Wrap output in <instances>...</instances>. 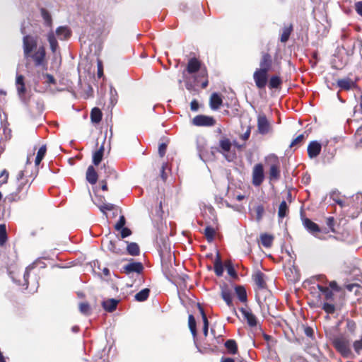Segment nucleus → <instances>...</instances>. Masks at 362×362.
<instances>
[{"label": "nucleus", "instance_id": "nucleus-62", "mask_svg": "<svg viewBox=\"0 0 362 362\" xmlns=\"http://www.w3.org/2000/svg\"><path fill=\"white\" fill-rule=\"evenodd\" d=\"M121 237L122 238H127L132 235V230L126 227L122 228L121 230Z\"/></svg>", "mask_w": 362, "mask_h": 362}, {"label": "nucleus", "instance_id": "nucleus-3", "mask_svg": "<svg viewBox=\"0 0 362 362\" xmlns=\"http://www.w3.org/2000/svg\"><path fill=\"white\" fill-rule=\"evenodd\" d=\"M317 288L320 292L319 299L317 300L315 306L320 308L327 314H334L336 311L334 303V296L332 290L327 286L317 284Z\"/></svg>", "mask_w": 362, "mask_h": 362}, {"label": "nucleus", "instance_id": "nucleus-48", "mask_svg": "<svg viewBox=\"0 0 362 362\" xmlns=\"http://www.w3.org/2000/svg\"><path fill=\"white\" fill-rule=\"evenodd\" d=\"M79 310L81 313L88 315L90 314V306L87 302H82L79 304Z\"/></svg>", "mask_w": 362, "mask_h": 362}, {"label": "nucleus", "instance_id": "nucleus-14", "mask_svg": "<svg viewBox=\"0 0 362 362\" xmlns=\"http://www.w3.org/2000/svg\"><path fill=\"white\" fill-rule=\"evenodd\" d=\"M123 272L126 274H129L133 272L141 274L144 270L142 263L139 262H132L123 267Z\"/></svg>", "mask_w": 362, "mask_h": 362}, {"label": "nucleus", "instance_id": "nucleus-11", "mask_svg": "<svg viewBox=\"0 0 362 362\" xmlns=\"http://www.w3.org/2000/svg\"><path fill=\"white\" fill-rule=\"evenodd\" d=\"M192 124L197 127H212L216 124V119L212 116L199 115L195 116Z\"/></svg>", "mask_w": 362, "mask_h": 362}, {"label": "nucleus", "instance_id": "nucleus-55", "mask_svg": "<svg viewBox=\"0 0 362 362\" xmlns=\"http://www.w3.org/2000/svg\"><path fill=\"white\" fill-rule=\"evenodd\" d=\"M353 346L354 351L358 354H360L361 351L362 350V337L359 340H356L353 344Z\"/></svg>", "mask_w": 362, "mask_h": 362}, {"label": "nucleus", "instance_id": "nucleus-5", "mask_svg": "<svg viewBox=\"0 0 362 362\" xmlns=\"http://www.w3.org/2000/svg\"><path fill=\"white\" fill-rule=\"evenodd\" d=\"M266 162L269 165V179L270 181H277L281 177V164L279 158L272 154L266 158Z\"/></svg>", "mask_w": 362, "mask_h": 362}, {"label": "nucleus", "instance_id": "nucleus-40", "mask_svg": "<svg viewBox=\"0 0 362 362\" xmlns=\"http://www.w3.org/2000/svg\"><path fill=\"white\" fill-rule=\"evenodd\" d=\"M150 294V289L149 288H144L139 292H138L135 296L134 298L136 301L139 302H143L147 300Z\"/></svg>", "mask_w": 362, "mask_h": 362}, {"label": "nucleus", "instance_id": "nucleus-17", "mask_svg": "<svg viewBox=\"0 0 362 362\" xmlns=\"http://www.w3.org/2000/svg\"><path fill=\"white\" fill-rule=\"evenodd\" d=\"M332 199L334 201L336 204H337L341 208H345L346 206H349L350 205V202L353 200H362V195L361 194H356L352 196L350 198H346L345 199H341L339 198L338 197H335V195H332Z\"/></svg>", "mask_w": 362, "mask_h": 362}, {"label": "nucleus", "instance_id": "nucleus-20", "mask_svg": "<svg viewBox=\"0 0 362 362\" xmlns=\"http://www.w3.org/2000/svg\"><path fill=\"white\" fill-rule=\"evenodd\" d=\"M223 105V99L218 93H213L209 98V106L213 110H218Z\"/></svg>", "mask_w": 362, "mask_h": 362}, {"label": "nucleus", "instance_id": "nucleus-21", "mask_svg": "<svg viewBox=\"0 0 362 362\" xmlns=\"http://www.w3.org/2000/svg\"><path fill=\"white\" fill-rule=\"evenodd\" d=\"M337 84L338 87L344 90H349L356 86V82L353 81L350 78L338 79Z\"/></svg>", "mask_w": 362, "mask_h": 362}, {"label": "nucleus", "instance_id": "nucleus-18", "mask_svg": "<svg viewBox=\"0 0 362 362\" xmlns=\"http://www.w3.org/2000/svg\"><path fill=\"white\" fill-rule=\"evenodd\" d=\"M322 146L317 141H311L308 146V155L309 158H316L321 152Z\"/></svg>", "mask_w": 362, "mask_h": 362}, {"label": "nucleus", "instance_id": "nucleus-54", "mask_svg": "<svg viewBox=\"0 0 362 362\" xmlns=\"http://www.w3.org/2000/svg\"><path fill=\"white\" fill-rule=\"evenodd\" d=\"M330 290L333 291H335V292H341L342 291V288L341 286H339L337 281H332L329 283V286Z\"/></svg>", "mask_w": 362, "mask_h": 362}, {"label": "nucleus", "instance_id": "nucleus-2", "mask_svg": "<svg viewBox=\"0 0 362 362\" xmlns=\"http://www.w3.org/2000/svg\"><path fill=\"white\" fill-rule=\"evenodd\" d=\"M33 180L25 175L23 170H21L17 175V182L15 191L11 192L5 197L4 202L5 204H11L25 200L28 194Z\"/></svg>", "mask_w": 362, "mask_h": 362}, {"label": "nucleus", "instance_id": "nucleus-59", "mask_svg": "<svg viewBox=\"0 0 362 362\" xmlns=\"http://www.w3.org/2000/svg\"><path fill=\"white\" fill-rule=\"evenodd\" d=\"M43 76L46 78V83L48 84H56V80L52 74L46 73L43 74Z\"/></svg>", "mask_w": 362, "mask_h": 362}, {"label": "nucleus", "instance_id": "nucleus-47", "mask_svg": "<svg viewBox=\"0 0 362 362\" xmlns=\"http://www.w3.org/2000/svg\"><path fill=\"white\" fill-rule=\"evenodd\" d=\"M225 267H226L228 274L231 277H233L234 279L238 277L237 272L235 270L233 264L230 261L225 262Z\"/></svg>", "mask_w": 362, "mask_h": 362}, {"label": "nucleus", "instance_id": "nucleus-8", "mask_svg": "<svg viewBox=\"0 0 362 362\" xmlns=\"http://www.w3.org/2000/svg\"><path fill=\"white\" fill-rule=\"evenodd\" d=\"M264 180V166L262 163L254 165L252 172V183L255 187H259Z\"/></svg>", "mask_w": 362, "mask_h": 362}, {"label": "nucleus", "instance_id": "nucleus-36", "mask_svg": "<svg viewBox=\"0 0 362 362\" xmlns=\"http://www.w3.org/2000/svg\"><path fill=\"white\" fill-rule=\"evenodd\" d=\"M127 247V253L132 256H137L140 254V248L136 243H128Z\"/></svg>", "mask_w": 362, "mask_h": 362}, {"label": "nucleus", "instance_id": "nucleus-32", "mask_svg": "<svg viewBox=\"0 0 362 362\" xmlns=\"http://www.w3.org/2000/svg\"><path fill=\"white\" fill-rule=\"evenodd\" d=\"M198 308L203 320V334L204 337H206L209 333V320L204 308L200 305V304H198Z\"/></svg>", "mask_w": 362, "mask_h": 362}, {"label": "nucleus", "instance_id": "nucleus-34", "mask_svg": "<svg viewBox=\"0 0 362 362\" xmlns=\"http://www.w3.org/2000/svg\"><path fill=\"white\" fill-rule=\"evenodd\" d=\"M104 146L102 145L97 151L93 153V163L95 165H98L103 160L104 154Z\"/></svg>", "mask_w": 362, "mask_h": 362}, {"label": "nucleus", "instance_id": "nucleus-28", "mask_svg": "<svg viewBox=\"0 0 362 362\" xmlns=\"http://www.w3.org/2000/svg\"><path fill=\"white\" fill-rule=\"evenodd\" d=\"M16 85L18 95L20 96H23L25 93L26 89L24 83V76L23 75H17Z\"/></svg>", "mask_w": 362, "mask_h": 362}, {"label": "nucleus", "instance_id": "nucleus-37", "mask_svg": "<svg viewBox=\"0 0 362 362\" xmlns=\"http://www.w3.org/2000/svg\"><path fill=\"white\" fill-rule=\"evenodd\" d=\"M289 213V209L288 206L286 202V201H282L280 203V205L279 206L278 209V216L279 218L283 219L286 216H288Z\"/></svg>", "mask_w": 362, "mask_h": 362}, {"label": "nucleus", "instance_id": "nucleus-43", "mask_svg": "<svg viewBox=\"0 0 362 362\" xmlns=\"http://www.w3.org/2000/svg\"><path fill=\"white\" fill-rule=\"evenodd\" d=\"M47 40L50 45V49L54 53L59 47L58 42L53 33H49L47 36Z\"/></svg>", "mask_w": 362, "mask_h": 362}, {"label": "nucleus", "instance_id": "nucleus-38", "mask_svg": "<svg viewBox=\"0 0 362 362\" xmlns=\"http://www.w3.org/2000/svg\"><path fill=\"white\" fill-rule=\"evenodd\" d=\"M262 245L265 247H270L272 245L274 236L267 233L260 235Z\"/></svg>", "mask_w": 362, "mask_h": 362}, {"label": "nucleus", "instance_id": "nucleus-57", "mask_svg": "<svg viewBox=\"0 0 362 362\" xmlns=\"http://www.w3.org/2000/svg\"><path fill=\"white\" fill-rule=\"evenodd\" d=\"M30 269L29 268H26L23 274L24 283L22 285L25 286V289H28V278L30 276Z\"/></svg>", "mask_w": 362, "mask_h": 362}, {"label": "nucleus", "instance_id": "nucleus-58", "mask_svg": "<svg viewBox=\"0 0 362 362\" xmlns=\"http://www.w3.org/2000/svg\"><path fill=\"white\" fill-rule=\"evenodd\" d=\"M114 208H115L114 204H110V203L103 204V205L99 206L100 210L103 213H105V211H112L114 209Z\"/></svg>", "mask_w": 362, "mask_h": 362}, {"label": "nucleus", "instance_id": "nucleus-51", "mask_svg": "<svg viewBox=\"0 0 362 362\" xmlns=\"http://www.w3.org/2000/svg\"><path fill=\"white\" fill-rule=\"evenodd\" d=\"M9 178V172L6 169H4L0 173V187L6 184Z\"/></svg>", "mask_w": 362, "mask_h": 362}, {"label": "nucleus", "instance_id": "nucleus-39", "mask_svg": "<svg viewBox=\"0 0 362 362\" xmlns=\"http://www.w3.org/2000/svg\"><path fill=\"white\" fill-rule=\"evenodd\" d=\"M225 346L230 354H235L238 352V345L234 339H228L225 342Z\"/></svg>", "mask_w": 362, "mask_h": 362}, {"label": "nucleus", "instance_id": "nucleus-9", "mask_svg": "<svg viewBox=\"0 0 362 362\" xmlns=\"http://www.w3.org/2000/svg\"><path fill=\"white\" fill-rule=\"evenodd\" d=\"M23 54L28 56L30 52L37 49V39L31 35H25L23 38Z\"/></svg>", "mask_w": 362, "mask_h": 362}, {"label": "nucleus", "instance_id": "nucleus-19", "mask_svg": "<svg viewBox=\"0 0 362 362\" xmlns=\"http://www.w3.org/2000/svg\"><path fill=\"white\" fill-rule=\"evenodd\" d=\"M239 310L243 315L244 319L247 321L248 325L250 327H255L257 324V320L256 316L252 313V311L249 309L247 310L244 308H239Z\"/></svg>", "mask_w": 362, "mask_h": 362}, {"label": "nucleus", "instance_id": "nucleus-44", "mask_svg": "<svg viewBox=\"0 0 362 362\" xmlns=\"http://www.w3.org/2000/svg\"><path fill=\"white\" fill-rule=\"evenodd\" d=\"M6 228L4 224L0 225V246H3L7 241Z\"/></svg>", "mask_w": 362, "mask_h": 362}, {"label": "nucleus", "instance_id": "nucleus-10", "mask_svg": "<svg viewBox=\"0 0 362 362\" xmlns=\"http://www.w3.org/2000/svg\"><path fill=\"white\" fill-rule=\"evenodd\" d=\"M272 127L267 119L266 115L263 113L257 116V132L262 135H265L272 132Z\"/></svg>", "mask_w": 362, "mask_h": 362}, {"label": "nucleus", "instance_id": "nucleus-63", "mask_svg": "<svg viewBox=\"0 0 362 362\" xmlns=\"http://www.w3.org/2000/svg\"><path fill=\"white\" fill-rule=\"evenodd\" d=\"M199 103L196 99L192 100L190 103V109L193 112H196L199 110Z\"/></svg>", "mask_w": 362, "mask_h": 362}, {"label": "nucleus", "instance_id": "nucleus-27", "mask_svg": "<svg viewBox=\"0 0 362 362\" xmlns=\"http://www.w3.org/2000/svg\"><path fill=\"white\" fill-rule=\"evenodd\" d=\"M232 144L229 139L226 137L222 138L219 141V152L222 154L225 155V153H228L231 148Z\"/></svg>", "mask_w": 362, "mask_h": 362}, {"label": "nucleus", "instance_id": "nucleus-24", "mask_svg": "<svg viewBox=\"0 0 362 362\" xmlns=\"http://www.w3.org/2000/svg\"><path fill=\"white\" fill-rule=\"evenodd\" d=\"M86 177L87 181L91 185H94L97 182L98 175L93 165L88 167Z\"/></svg>", "mask_w": 362, "mask_h": 362}, {"label": "nucleus", "instance_id": "nucleus-30", "mask_svg": "<svg viewBox=\"0 0 362 362\" xmlns=\"http://www.w3.org/2000/svg\"><path fill=\"white\" fill-rule=\"evenodd\" d=\"M188 326L193 337V339L196 343L197 338V322L193 315H189L188 317Z\"/></svg>", "mask_w": 362, "mask_h": 362}, {"label": "nucleus", "instance_id": "nucleus-25", "mask_svg": "<svg viewBox=\"0 0 362 362\" xmlns=\"http://www.w3.org/2000/svg\"><path fill=\"white\" fill-rule=\"evenodd\" d=\"M119 300L110 298L102 303L103 308L107 312H113L116 310Z\"/></svg>", "mask_w": 362, "mask_h": 362}, {"label": "nucleus", "instance_id": "nucleus-16", "mask_svg": "<svg viewBox=\"0 0 362 362\" xmlns=\"http://www.w3.org/2000/svg\"><path fill=\"white\" fill-rule=\"evenodd\" d=\"M197 73H198L197 76L196 77L195 80L197 83H201V87L204 89L206 88L209 85V80H208V71L206 67V66H203L202 69L198 71Z\"/></svg>", "mask_w": 362, "mask_h": 362}, {"label": "nucleus", "instance_id": "nucleus-33", "mask_svg": "<svg viewBox=\"0 0 362 362\" xmlns=\"http://www.w3.org/2000/svg\"><path fill=\"white\" fill-rule=\"evenodd\" d=\"M214 272L217 276H221L223 273V267L222 264L221 256L219 253H217L216 258L214 261Z\"/></svg>", "mask_w": 362, "mask_h": 362}, {"label": "nucleus", "instance_id": "nucleus-1", "mask_svg": "<svg viewBox=\"0 0 362 362\" xmlns=\"http://www.w3.org/2000/svg\"><path fill=\"white\" fill-rule=\"evenodd\" d=\"M273 59L269 52H262L259 60V67L253 73L255 86L259 89H264L267 85L269 73L272 71Z\"/></svg>", "mask_w": 362, "mask_h": 362}, {"label": "nucleus", "instance_id": "nucleus-42", "mask_svg": "<svg viewBox=\"0 0 362 362\" xmlns=\"http://www.w3.org/2000/svg\"><path fill=\"white\" fill-rule=\"evenodd\" d=\"M204 234L206 237V239L209 243H211L215 238L216 230L211 226H206L204 229Z\"/></svg>", "mask_w": 362, "mask_h": 362}, {"label": "nucleus", "instance_id": "nucleus-15", "mask_svg": "<svg viewBox=\"0 0 362 362\" xmlns=\"http://www.w3.org/2000/svg\"><path fill=\"white\" fill-rule=\"evenodd\" d=\"M203 66L200 60L196 57H192L188 61L185 71L189 74H195L199 71Z\"/></svg>", "mask_w": 362, "mask_h": 362}, {"label": "nucleus", "instance_id": "nucleus-50", "mask_svg": "<svg viewBox=\"0 0 362 362\" xmlns=\"http://www.w3.org/2000/svg\"><path fill=\"white\" fill-rule=\"evenodd\" d=\"M255 211L256 213V220L257 221H260L263 217L264 214V206L262 204L256 206L255 208Z\"/></svg>", "mask_w": 362, "mask_h": 362}, {"label": "nucleus", "instance_id": "nucleus-46", "mask_svg": "<svg viewBox=\"0 0 362 362\" xmlns=\"http://www.w3.org/2000/svg\"><path fill=\"white\" fill-rule=\"evenodd\" d=\"M346 328L351 334H355L357 328L356 323L352 320L347 319Z\"/></svg>", "mask_w": 362, "mask_h": 362}, {"label": "nucleus", "instance_id": "nucleus-61", "mask_svg": "<svg viewBox=\"0 0 362 362\" xmlns=\"http://www.w3.org/2000/svg\"><path fill=\"white\" fill-rule=\"evenodd\" d=\"M98 71L97 75L99 78L103 76V66L101 60L98 59L97 62Z\"/></svg>", "mask_w": 362, "mask_h": 362}, {"label": "nucleus", "instance_id": "nucleus-64", "mask_svg": "<svg viewBox=\"0 0 362 362\" xmlns=\"http://www.w3.org/2000/svg\"><path fill=\"white\" fill-rule=\"evenodd\" d=\"M355 10L358 15L362 16V1L355 4Z\"/></svg>", "mask_w": 362, "mask_h": 362}, {"label": "nucleus", "instance_id": "nucleus-35", "mask_svg": "<svg viewBox=\"0 0 362 362\" xmlns=\"http://www.w3.org/2000/svg\"><path fill=\"white\" fill-rule=\"evenodd\" d=\"M103 117V113L98 107H94L90 112V120L93 123L98 124Z\"/></svg>", "mask_w": 362, "mask_h": 362}, {"label": "nucleus", "instance_id": "nucleus-7", "mask_svg": "<svg viewBox=\"0 0 362 362\" xmlns=\"http://www.w3.org/2000/svg\"><path fill=\"white\" fill-rule=\"evenodd\" d=\"M252 280L256 286L255 292L256 298H257L261 291L267 290L266 275L261 271H257L252 275Z\"/></svg>", "mask_w": 362, "mask_h": 362}, {"label": "nucleus", "instance_id": "nucleus-31", "mask_svg": "<svg viewBox=\"0 0 362 362\" xmlns=\"http://www.w3.org/2000/svg\"><path fill=\"white\" fill-rule=\"evenodd\" d=\"M56 33L60 40H66L71 35V31L67 26H60L57 28Z\"/></svg>", "mask_w": 362, "mask_h": 362}, {"label": "nucleus", "instance_id": "nucleus-60", "mask_svg": "<svg viewBox=\"0 0 362 362\" xmlns=\"http://www.w3.org/2000/svg\"><path fill=\"white\" fill-rule=\"evenodd\" d=\"M167 149V144L165 143H162L158 146V154L160 157H163L165 154Z\"/></svg>", "mask_w": 362, "mask_h": 362}, {"label": "nucleus", "instance_id": "nucleus-4", "mask_svg": "<svg viewBox=\"0 0 362 362\" xmlns=\"http://www.w3.org/2000/svg\"><path fill=\"white\" fill-rule=\"evenodd\" d=\"M332 344L343 357L348 358L351 356L350 341L347 337L344 334L335 336L332 339Z\"/></svg>", "mask_w": 362, "mask_h": 362}, {"label": "nucleus", "instance_id": "nucleus-29", "mask_svg": "<svg viewBox=\"0 0 362 362\" xmlns=\"http://www.w3.org/2000/svg\"><path fill=\"white\" fill-rule=\"evenodd\" d=\"M100 174L102 173V171H103V173L105 174V179L109 178L110 177L117 178V174L116 171L114 170L112 167H111L108 162L103 164V167L100 169Z\"/></svg>", "mask_w": 362, "mask_h": 362}, {"label": "nucleus", "instance_id": "nucleus-52", "mask_svg": "<svg viewBox=\"0 0 362 362\" xmlns=\"http://www.w3.org/2000/svg\"><path fill=\"white\" fill-rule=\"evenodd\" d=\"M304 139H305V136H304L303 134L298 135L296 139H294L292 141V142L290 144V147L291 148H292V147L298 148V146H300L301 145Z\"/></svg>", "mask_w": 362, "mask_h": 362}, {"label": "nucleus", "instance_id": "nucleus-49", "mask_svg": "<svg viewBox=\"0 0 362 362\" xmlns=\"http://www.w3.org/2000/svg\"><path fill=\"white\" fill-rule=\"evenodd\" d=\"M107 249L112 252L113 253L117 254V255H122L124 252H122V249L117 248L116 246V244L115 242L110 240L107 244Z\"/></svg>", "mask_w": 362, "mask_h": 362}, {"label": "nucleus", "instance_id": "nucleus-23", "mask_svg": "<svg viewBox=\"0 0 362 362\" xmlns=\"http://www.w3.org/2000/svg\"><path fill=\"white\" fill-rule=\"evenodd\" d=\"M234 290L238 300L242 303H246L247 302V296L245 286L236 285L234 287Z\"/></svg>", "mask_w": 362, "mask_h": 362}, {"label": "nucleus", "instance_id": "nucleus-13", "mask_svg": "<svg viewBox=\"0 0 362 362\" xmlns=\"http://www.w3.org/2000/svg\"><path fill=\"white\" fill-rule=\"evenodd\" d=\"M302 221L303 226L310 233L320 239L324 238L322 237L318 236V234L321 232V228L317 223H315L308 218H303L302 219Z\"/></svg>", "mask_w": 362, "mask_h": 362}, {"label": "nucleus", "instance_id": "nucleus-22", "mask_svg": "<svg viewBox=\"0 0 362 362\" xmlns=\"http://www.w3.org/2000/svg\"><path fill=\"white\" fill-rule=\"evenodd\" d=\"M282 79L278 75H272L270 78L268 77V87L269 89H280L282 85Z\"/></svg>", "mask_w": 362, "mask_h": 362}, {"label": "nucleus", "instance_id": "nucleus-53", "mask_svg": "<svg viewBox=\"0 0 362 362\" xmlns=\"http://www.w3.org/2000/svg\"><path fill=\"white\" fill-rule=\"evenodd\" d=\"M126 223V219L124 216H121L118 220V221L115 225V229L116 230H120L122 228L124 227Z\"/></svg>", "mask_w": 362, "mask_h": 362}, {"label": "nucleus", "instance_id": "nucleus-45", "mask_svg": "<svg viewBox=\"0 0 362 362\" xmlns=\"http://www.w3.org/2000/svg\"><path fill=\"white\" fill-rule=\"evenodd\" d=\"M40 13H41L42 17L44 19L46 25L48 26H51L52 23V19L51 15L49 14L48 11H47L44 8H42L40 9Z\"/></svg>", "mask_w": 362, "mask_h": 362}, {"label": "nucleus", "instance_id": "nucleus-12", "mask_svg": "<svg viewBox=\"0 0 362 362\" xmlns=\"http://www.w3.org/2000/svg\"><path fill=\"white\" fill-rule=\"evenodd\" d=\"M221 296L223 300L226 302L227 305L231 308L232 313L238 315L236 308H235L233 303V297L231 290L228 288L226 284L221 286Z\"/></svg>", "mask_w": 362, "mask_h": 362}, {"label": "nucleus", "instance_id": "nucleus-56", "mask_svg": "<svg viewBox=\"0 0 362 362\" xmlns=\"http://www.w3.org/2000/svg\"><path fill=\"white\" fill-rule=\"evenodd\" d=\"M335 223L334 218L332 216L327 218L326 224L327 227L330 229V230L333 233L335 232V229L334 228Z\"/></svg>", "mask_w": 362, "mask_h": 362}, {"label": "nucleus", "instance_id": "nucleus-6", "mask_svg": "<svg viewBox=\"0 0 362 362\" xmlns=\"http://www.w3.org/2000/svg\"><path fill=\"white\" fill-rule=\"evenodd\" d=\"M25 58H30L33 61L35 66H42L43 69H47L46 49L44 46H40L34 52H30V55L25 56Z\"/></svg>", "mask_w": 362, "mask_h": 362}, {"label": "nucleus", "instance_id": "nucleus-26", "mask_svg": "<svg viewBox=\"0 0 362 362\" xmlns=\"http://www.w3.org/2000/svg\"><path fill=\"white\" fill-rule=\"evenodd\" d=\"M293 30V26L292 23L288 24V25H284L282 30V33L280 36V41L282 43H286Z\"/></svg>", "mask_w": 362, "mask_h": 362}, {"label": "nucleus", "instance_id": "nucleus-41", "mask_svg": "<svg viewBox=\"0 0 362 362\" xmlns=\"http://www.w3.org/2000/svg\"><path fill=\"white\" fill-rule=\"evenodd\" d=\"M47 152V146L46 145H42L38 150L37 153V156L35 160V165H40L42 159L44 158Z\"/></svg>", "mask_w": 362, "mask_h": 362}]
</instances>
